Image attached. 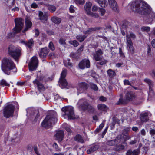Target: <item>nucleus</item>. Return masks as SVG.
<instances>
[{
	"instance_id": "1",
	"label": "nucleus",
	"mask_w": 155,
	"mask_h": 155,
	"mask_svg": "<svg viewBox=\"0 0 155 155\" xmlns=\"http://www.w3.org/2000/svg\"><path fill=\"white\" fill-rule=\"evenodd\" d=\"M131 8L134 12L145 14L143 18L146 22L151 24L155 20L154 13L152 11L151 8L147 4L141 0H137L133 2Z\"/></svg>"
},
{
	"instance_id": "2",
	"label": "nucleus",
	"mask_w": 155,
	"mask_h": 155,
	"mask_svg": "<svg viewBox=\"0 0 155 155\" xmlns=\"http://www.w3.org/2000/svg\"><path fill=\"white\" fill-rule=\"evenodd\" d=\"M2 70L6 74L9 75L11 72H16L17 69L13 61L10 58H4L2 60Z\"/></svg>"
},
{
	"instance_id": "3",
	"label": "nucleus",
	"mask_w": 155,
	"mask_h": 155,
	"mask_svg": "<svg viewBox=\"0 0 155 155\" xmlns=\"http://www.w3.org/2000/svg\"><path fill=\"white\" fill-rule=\"evenodd\" d=\"M57 120V114L54 111L51 112L47 115L41 123L42 127H50L52 124H55Z\"/></svg>"
},
{
	"instance_id": "4",
	"label": "nucleus",
	"mask_w": 155,
	"mask_h": 155,
	"mask_svg": "<svg viewBox=\"0 0 155 155\" xmlns=\"http://www.w3.org/2000/svg\"><path fill=\"white\" fill-rule=\"evenodd\" d=\"M8 50L9 55L18 61L21 54V48L10 45L8 47Z\"/></svg>"
},
{
	"instance_id": "5",
	"label": "nucleus",
	"mask_w": 155,
	"mask_h": 155,
	"mask_svg": "<svg viewBox=\"0 0 155 155\" xmlns=\"http://www.w3.org/2000/svg\"><path fill=\"white\" fill-rule=\"evenodd\" d=\"M61 110L63 112L62 116L65 118L68 117L69 119H74L75 118L74 108L71 106H66L63 107Z\"/></svg>"
},
{
	"instance_id": "6",
	"label": "nucleus",
	"mask_w": 155,
	"mask_h": 155,
	"mask_svg": "<svg viewBox=\"0 0 155 155\" xmlns=\"http://www.w3.org/2000/svg\"><path fill=\"white\" fill-rule=\"evenodd\" d=\"M27 112L28 118L32 120L34 123L35 122L40 116L38 110L31 108H28L27 110Z\"/></svg>"
},
{
	"instance_id": "7",
	"label": "nucleus",
	"mask_w": 155,
	"mask_h": 155,
	"mask_svg": "<svg viewBox=\"0 0 155 155\" xmlns=\"http://www.w3.org/2000/svg\"><path fill=\"white\" fill-rule=\"evenodd\" d=\"M15 27L13 29V33L14 34L19 32L23 28V22L21 18H17L15 19Z\"/></svg>"
},
{
	"instance_id": "8",
	"label": "nucleus",
	"mask_w": 155,
	"mask_h": 155,
	"mask_svg": "<svg viewBox=\"0 0 155 155\" xmlns=\"http://www.w3.org/2000/svg\"><path fill=\"white\" fill-rule=\"evenodd\" d=\"M15 109V107L13 105H7L3 109L4 116L6 118H8L13 116Z\"/></svg>"
},
{
	"instance_id": "9",
	"label": "nucleus",
	"mask_w": 155,
	"mask_h": 155,
	"mask_svg": "<svg viewBox=\"0 0 155 155\" xmlns=\"http://www.w3.org/2000/svg\"><path fill=\"white\" fill-rule=\"evenodd\" d=\"M67 74V70H63L61 75V77L59 81V84L60 87L63 88L67 86L68 83L65 79Z\"/></svg>"
},
{
	"instance_id": "10",
	"label": "nucleus",
	"mask_w": 155,
	"mask_h": 155,
	"mask_svg": "<svg viewBox=\"0 0 155 155\" xmlns=\"http://www.w3.org/2000/svg\"><path fill=\"white\" fill-rule=\"evenodd\" d=\"M126 37V40L127 41V46L129 47L130 53L131 54H133L134 52V48L133 46V43L130 37L133 39H134L135 38L136 36L134 34L130 33L129 35H127Z\"/></svg>"
},
{
	"instance_id": "11",
	"label": "nucleus",
	"mask_w": 155,
	"mask_h": 155,
	"mask_svg": "<svg viewBox=\"0 0 155 155\" xmlns=\"http://www.w3.org/2000/svg\"><path fill=\"white\" fill-rule=\"evenodd\" d=\"M38 64V60L36 56H34L31 59L28 64L29 70L30 71H34L36 69Z\"/></svg>"
},
{
	"instance_id": "12",
	"label": "nucleus",
	"mask_w": 155,
	"mask_h": 155,
	"mask_svg": "<svg viewBox=\"0 0 155 155\" xmlns=\"http://www.w3.org/2000/svg\"><path fill=\"white\" fill-rule=\"evenodd\" d=\"M88 102L85 99H81L79 100L78 105L79 109L81 110L85 111L87 110Z\"/></svg>"
},
{
	"instance_id": "13",
	"label": "nucleus",
	"mask_w": 155,
	"mask_h": 155,
	"mask_svg": "<svg viewBox=\"0 0 155 155\" xmlns=\"http://www.w3.org/2000/svg\"><path fill=\"white\" fill-rule=\"evenodd\" d=\"M144 81L148 84L149 87V92L148 93L149 96L151 97H153L155 95V93L153 88V82L147 78L145 79Z\"/></svg>"
},
{
	"instance_id": "14",
	"label": "nucleus",
	"mask_w": 155,
	"mask_h": 155,
	"mask_svg": "<svg viewBox=\"0 0 155 155\" xmlns=\"http://www.w3.org/2000/svg\"><path fill=\"white\" fill-rule=\"evenodd\" d=\"M121 135H119L115 139L108 140L106 142V144L109 146H114L117 145L121 142Z\"/></svg>"
},
{
	"instance_id": "15",
	"label": "nucleus",
	"mask_w": 155,
	"mask_h": 155,
	"mask_svg": "<svg viewBox=\"0 0 155 155\" xmlns=\"http://www.w3.org/2000/svg\"><path fill=\"white\" fill-rule=\"evenodd\" d=\"M88 87L89 85L87 83L84 82L80 83L78 88V95H79V93L84 92L88 88Z\"/></svg>"
},
{
	"instance_id": "16",
	"label": "nucleus",
	"mask_w": 155,
	"mask_h": 155,
	"mask_svg": "<svg viewBox=\"0 0 155 155\" xmlns=\"http://www.w3.org/2000/svg\"><path fill=\"white\" fill-rule=\"evenodd\" d=\"M103 52L101 49H99L92 54L95 60L96 61H100L102 60L103 56L102 55Z\"/></svg>"
},
{
	"instance_id": "17",
	"label": "nucleus",
	"mask_w": 155,
	"mask_h": 155,
	"mask_svg": "<svg viewBox=\"0 0 155 155\" xmlns=\"http://www.w3.org/2000/svg\"><path fill=\"white\" fill-rule=\"evenodd\" d=\"M90 66V62L89 59H85L81 61L79 64V67L81 69H84L85 68H88Z\"/></svg>"
},
{
	"instance_id": "18",
	"label": "nucleus",
	"mask_w": 155,
	"mask_h": 155,
	"mask_svg": "<svg viewBox=\"0 0 155 155\" xmlns=\"http://www.w3.org/2000/svg\"><path fill=\"white\" fill-rule=\"evenodd\" d=\"M125 97L126 101L128 102L131 101L134 99L135 97V95L133 92L128 91L126 93Z\"/></svg>"
},
{
	"instance_id": "19",
	"label": "nucleus",
	"mask_w": 155,
	"mask_h": 155,
	"mask_svg": "<svg viewBox=\"0 0 155 155\" xmlns=\"http://www.w3.org/2000/svg\"><path fill=\"white\" fill-rule=\"evenodd\" d=\"M38 16L39 19L43 23H45L47 20L48 15L47 12H43L39 11L38 12Z\"/></svg>"
},
{
	"instance_id": "20",
	"label": "nucleus",
	"mask_w": 155,
	"mask_h": 155,
	"mask_svg": "<svg viewBox=\"0 0 155 155\" xmlns=\"http://www.w3.org/2000/svg\"><path fill=\"white\" fill-rule=\"evenodd\" d=\"M49 51V49L47 47L41 48L39 53L40 57L42 58H45L48 54Z\"/></svg>"
},
{
	"instance_id": "21",
	"label": "nucleus",
	"mask_w": 155,
	"mask_h": 155,
	"mask_svg": "<svg viewBox=\"0 0 155 155\" xmlns=\"http://www.w3.org/2000/svg\"><path fill=\"white\" fill-rule=\"evenodd\" d=\"M108 3L111 8L115 12L118 11V6L115 0H108Z\"/></svg>"
},
{
	"instance_id": "22",
	"label": "nucleus",
	"mask_w": 155,
	"mask_h": 155,
	"mask_svg": "<svg viewBox=\"0 0 155 155\" xmlns=\"http://www.w3.org/2000/svg\"><path fill=\"white\" fill-rule=\"evenodd\" d=\"M32 25V24L30 19L28 18H26L25 19V28L22 31V32L25 33L27 31L29 28L31 27Z\"/></svg>"
},
{
	"instance_id": "23",
	"label": "nucleus",
	"mask_w": 155,
	"mask_h": 155,
	"mask_svg": "<svg viewBox=\"0 0 155 155\" xmlns=\"http://www.w3.org/2000/svg\"><path fill=\"white\" fill-rule=\"evenodd\" d=\"M64 135V131L62 130H59L57 131L54 135V138L56 140H58L59 142H61L63 140Z\"/></svg>"
},
{
	"instance_id": "24",
	"label": "nucleus",
	"mask_w": 155,
	"mask_h": 155,
	"mask_svg": "<svg viewBox=\"0 0 155 155\" xmlns=\"http://www.w3.org/2000/svg\"><path fill=\"white\" fill-rule=\"evenodd\" d=\"M33 83L34 84H36L37 85L38 88L40 92L43 91L45 90V87L38 80H35L33 81Z\"/></svg>"
},
{
	"instance_id": "25",
	"label": "nucleus",
	"mask_w": 155,
	"mask_h": 155,
	"mask_svg": "<svg viewBox=\"0 0 155 155\" xmlns=\"http://www.w3.org/2000/svg\"><path fill=\"white\" fill-rule=\"evenodd\" d=\"M20 42L21 43L25 45L26 46L29 48H31L34 45V41L32 39H31L28 41L21 40Z\"/></svg>"
},
{
	"instance_id": "26",
	"label": "nucleus",
	"mask_w": 155,
	"mask_h": 155,
	"mask_svg": "<svg viewBox=\"0 0 155 155\" xmlns=\"http://www.w3.org/2000/svg\"><path fill=\"white\" fill-rule=\"evenodd\" d=\"M102 28L100 27H95L94 28H90L88 29L87 30L84 31L83 32L84 34H89L91 33L92 32L95 31L97 30H99Z\"/></svg>"
},
{
	"instance_id": "27",
	"label": "nucleus",
	"mask_w": 155,
	"mask_h": 155,
	"mask_svg": "<svg viewBox=\"0 0 155 155\" xmlns=\"http://www.w3.org/2000/svg\"><path fill=\"white\" fill-rule=\"evenodd\" d=\"M99 147L98 145H94L90 147V149L87 150V154H90L97 150Z\"/></svg>"
},
{
	"instance_id": "28",
	"label": "nucleus",
	"mask_w": 155,
	"mask_h": 155,
	"mask_svg": "<svg viewBox=\"0 0 155 155\" xmlns=\"http://www.w3.org/2000/svg\"><path fill=\"white\" fill-rule=\"evenodd\" d=\"M140 117V120L142 122H147L149 120L148 114L147 113L141 114Z\"/></svg>"
},
{
	"instance_id": "29",
	"label": "nucleus",
	"mask_w": 155,
	"mask_h": 155,
	"mask_svg": "<svg viewBox=\"0 0 155 155\" xmlns=\"http://www.w3.org/2000/svg\"><path fill=\"white\" fill-rule=\"evenodd\" d=\"M20 135L17 134H16L13 136L12 141V142L17 143L20 142Z\"/></svg>"
},
{
	"instance_id": "30",
	"label": "nucleus",
	"mask_w": 155,
	"mask_h": 155,
	"mask_svg": "<svg viewBox=\"0 0 155 155\" xmlns=\"http://www.w3.org/2000/svg\"><path fill=\"white\" fill-rule=\"evenodd\" d=\"M92 6V3L89 2H87L84 6V8L86 12L87 13L91 11V8Z\"/></svg>"
},
{
	"instance_id": "31",
	"label": "nucleus",
	"mask_w": 155,
	"mask_h": 155,
	"mask_svg": "<svg viewBox=\"0 0 155 155\" xmlns=\"http://www.w3.org/2000/svg\"><path fill=\"white\" fill-rule=\"evenodd\" d=\"M98 3L100 6L102 7H105L107 6V3L106 0H95Z\"/></svg>"
},
{
	"instance_id": "32",
	"label": "nucleus",
	"mask_w": 155,
	"mask_h": 155,
	"mask_svg": "<svg viewBox=\"0 0 155 155\" xmlns=\"http://www.w3.org/2000/svg\"><path fill=\"white\" fill-rule=\"evenodd\" d=\"M46 6L48 8V9L51 13L54 12L56 10L55 6L50 4H46Z\"/></svg>"
},
{
	"instance_id": "33",
	"label": "nucleus",
	"mask_w": 155,
	"mask_h": 155,
	"mask_svg": "<svg viewBox=\"0 0 155 155\" xmlns=\"http://www.w3.org/2000/svg\"><path fill=\"white\" fill-rule=\"evenodd\" d=\"M107 73L108 76L110 78H113L116 76V73L111 69H109L107 71Z\"/></svg>"
},
{
	"instance_id": "34",
	"label": "nucleus",
	"mask_w": 155,
	"mask_h": 155,
	"mask_svg": "<svg viewBox=\"0 0 155 155\" xmlns=\"http://www.w3.org/2000/svg\"><path fill=\"white\" fill-rule=\"evenodd\" d=\"M51 20L52 22L57 24H60L61 21V19L57 17H53Z\"/></svg>"
},
{
	"instance_id": "35",
	"label": "nucleus",
	"mask_w": 155,
	"mask_h": 155,
	"mask_svg": "<svg viewBox=\"0 0 155 155\" xmlns=\"http://www.w3.org/2000/svg\"><path fill=\"white\" fill-rule=\"evenodd\" d=\"M97 108L99 110L104 111L107 109V106L104 104H98Z\"/></svg>"
},
{
	"instance_id": "36",
	"label": "nucleus",
	"mask_w": 155,
	"mask_h": 155,
	"mask_svg": "<svg viewBox=\"0 0 155 155\" xmlns=\"http://www.w3.org/2000/svg\"><path fill=\"white\" fill-rule=\"evenodd\" d=\"M86 37V36L84 35H78L76 36V38L80 42H81L84 40Z\"/></svg>"
},
{
	"instance_id": "37",
	"label": "nucleus",
	"mask_w": 155,
	"mask_h": 155,
	"mask_svg": "<svg viewBox=\"0 0 155 155\" xmlns=\"http://www.w3.org/2000/svg\"><path fill=\"white\" fill-rule=\"evenodd\" d=\"M75 140L77 141L78 142H81L82 143H84V140L82 137L79 135H76L74 138Z\"/></svg>"
},
{
	"instance_id": "38",
	"label": "nucleus",
	"mask_w": 155,
	"mask_h": 155,
	"mask_svg": "<svg viewBox=\"0 0 155 155\" xmlns=\"http://www.w3.org/2000/svg\"><path fill=\"white\" fill-rule=\"evenodd\" d=\"M90 88L95 91L98 90V88L97 86L93 83H91L89 84Z\"/></svg>"
},
{
	"instance_id": "39",
	"label": "nucleus",
	"mask_w": 155,
	"mask_h": 155,
	"mask_svg": "<svg viewBox=\"0 0 155 155\" xmlns=\"http://www.w3.org/2000/svg\"><path fill=\"white\" fill-rule=\"evenodd\" d=\"M69 43L74 47H77L79 45V43L76 40L70 41H69Z\"/></svg>"
},
{
	"instance_id": "40",
	"label": "nucleus",
	"mask_w": 155,
	"mask_h": 155,
	"mask_svg": "<svg viewBox=\"0 0 155 155\" xmlns=\"http://www.w3.org/2000/svg\"><path fill=\"white\" fill-rule=\"evenodd\" d=\"M87 15L95 18H98L99 16L96 13L91 12V11L89 12H87Z\"/></svg>"
},
{
	"instance_id": "41",
	"label": "nucleus",
	"mask_w": 155,
	"mask_h": 155,
	"mask_svg": "<svg viewBox=\"0 0 155 155\" xmlns=\"http://www.w3.org/2000/svg\"><path fill=\"white\" fill-rule=\"evenodd\" d=\"M125 147V146L124 145L121 144L117 146L116 149L117 150L119 151L124 149Z\"/></svg>"
},
{
	"instance_id": "42",
	"label": "nucleus",
	"mask_w": 155,
	"mask_h": 155,
	"mask_svg": "<svg viewBox=\"0 0 155 155\" xmlns=\"http://www.w3.org/2000/svg\"><path fill=\"white\" fill-rule=\"evenodd\" d=\"M130 127H127L124 129L122 133L125 136L127 135L128 133L130 131Z\"/></svg>"
},
{
	"instance_id": "43",
	"label": "nucleus",
	"mask_w": 155,
	"mask_h": 155,
	"mask_svg": "<svg viewBox=\"0 0 155 155\" xmlns=\"http://www.w3.org/2000/svg\"><path fill=\"white\" fill-rule=\"evenodd\" d=\"M66 40L65 39L63 38L62 37H61L60 38L59 40V43L61 45H66V44L65 42Z\"/></svg>"
},
{
	"instance_id": "44",
	"label": "nucleus",
	"mask_w": 155,
	"mask_h": 155,
	"mask_svg": "<svg viewBox=\"0 0 155 155\" xmlns=\"http://www.w3.org/2000/svg\"><path fill=\"white\" fill-rule=\"evenodd\" d=\"M84 47V45H81L79 48L77 50V53L78 54V55H80L81 52L83 50V48Z\"/></svg>"
},
{
	"instance_id": "45",
	"label": "nucleus",
	"mask_w": 155,
	"mask_h": 155,
	"mask_svg": "<svg viewBox=\"0 0 155 155\" xmlns=\"http://www.w3.org/2000/svg\"><path fill=\"white\" fill-rule=\"evenodd\" d=\"M77 53L72 52L70 53V56L73 59H76L78 57V55H77Z\"/></svg>"
},
{
	"instance_id": "46",
	"label": "nucleus",
	"mask_w": 155,
	"mask_h": 155,
	"mask_svg": "<svg viewBox=\"0 0 155 155\" xmlns=\"http://www.w3.org/2000/svg\"><path fill=\"white\" fill-rule=\"evenodd\" d=\"M141 29L143 31L147 32L150 30V28L148 26H143L141 27Z\"/></svg>"
},
{
	"instance_id": "47",
	"label": "nucleus",
	"mask_w": 155,
	"mask_h": 155,
	"mask_svg": "<svg viewBox=\"0 0 155 155\" xmlns=\"http://www.w3.org/2000/svg\"><path fill=\"white\" fill-rule=\"evenodd\" d=\"M49 48L52 51H54L55 50V48L54 45L52 42H50L48 45Z\"/></svg>"
},
{
	"instance_id": "48",
	"label": "nucleus",
	"mask_w": 155,
	"mask_h": 155,
	"mask_svg": "<svg viewBox=\"0 0 155 155\" xmlns=\"http://www.w3.org/2000/svg\"><path fill=\"white\" fill-rule=\"evenodd\" d=\"M1 84L2 85H5L8 86H9L10 84L8 83L5 80H2L1 82Z\"/></svg>"
},
{
	"instance_id": "49",
	"label": "nucleus",
	"mask_w": 155,
	"mask_h": 155,
	"mask_svg": "<svg viewBox=\"0 0 155 155\" xmlns=\"http://www.w3.org/2000/svg\"><path fill=\"white\" fill-rule=\"evenodd\" d=\"M75 3L77 4H83L85 2L84 0H75Z\"/></svg>"
},
{
	"instance_id": "50",
	"label": "nucleus",
	"mask_w": 155,
	"mask_h": 155,
	"mask_svg": "<svg viewBox=\"0 0 155 155\" xmlns=\"http://www.w3.org/2000/svg\"><path fill=\"white\" fill-rule=\"evenodd\" d=\"M94 107L91 106V105L89 104V103H88V105H87V110H94Z\"/></svg>"
},
{
	"instance_id": "51",
	"label": "nucleus",
	"mask_w": 155,
	"mask_h": 155,
	"mask_svg": "<svg viewBox=\"0 0 155 155\" xmlns=\"http://www.w3.org/2000/svg\"><path fill=\"white\" fill-rule=\"evenodd\" d=\"M123 82L124 85H129L130 86L131 85L130 83L128 80L125 79L124 80Z\"/></svg>"
},
{
	"instance_id": "52",
	"label": "nucleus",
	"mask_w": 155,
	"mask_h": 155,
	"mask_svg": "<svg viewBox=\"0 0 155 155\" xmlns=\"http://www.w3.org/2000/svg\"><path fill=\"white\" fill-rule=\"evenodd\" d=\"M139 153V150L137 149L132 150V155H138Z\"/></svg>"
},
{
	"instance_id": "53",
	"label": "nucleus",
	"mask_w": 155,
	"mask_h": 155,
	"mask_svg": "<svg viewBox=\"0 0 155 155\" xmlns=\"http://www.w3.org/2000/svg\"><path fill=\"white\" fill-rule=\"evenodd\" d=\"M101 61L97 63L100 65H103L106 64L107 62V61L105 59L102 60Z\"/></svg>"
},
{
	"instance_id": "54",
	"label": "nucleus",
	"mask_w": 155,
	"mask_h": 155,
	"mask_svg": "<svg viewBox=\"0 0 155 155\" xmlns=\"http://www.w3.org/2000/svg\"><path fill=\"white\" fill-rule=\"evenodd\" d=\"M31 6L32 8H38V5L35 2H33L31 5Z\"/></svg>"
},
{
	"instance_id": "55",
	"label": "nucleus",
	"mask_w": 155,
	"mask_h": 155,
	"mask_svg": "<svg viewBox=\"0 0 155 155\" xmlns=\"http://www.w3.org/2000/svg\"><path fill=\"white\" fill-rule=\"evenodd\" d=\"M69 10L70 12L74 13V6L73 5H71L70 8Z\"/></svg>"
},
{
	"instance_id": "56",
	"label": "nucleus",
	"mask_w": 155,
	"mask_h": 155,
	"mask_svg": "<svg viewBox=\"0 0 155 155\" xmlns=\"http://www.w3.org/2000/svg\"><path fill=\"white\" fill-rule=\"evenodd\" d=\"M126 155H132V150L131 149L128 150L126 153Z\"/></svg>"
},
{
	"instance_id": "57",
	"label": "nucleus",
	"mask_w": 155,
	"mask_h": 155,
	"mask_svg": "<svg viewBox=\"0 0 155 155\" xmlns=\"http://www.w3.org/2000/svg\"><path fill=\"white\" fill-rule=\"evenodd\" d=\"M98 9V7L94 5L92 8V10L93 11H96Z\"/></svg>"
},
{
	"instance_id": "58",
	"label": "nucleus",
	"mask_w": 155,
	"mask_h": 155,
	"mask_svg": "<svg viewBox=\"0 0 155 155\" xmlns=\"http://www.w3.org/2000/svg\"><path fill=\"white\" fill-rule=\"evenodd\" d=\"M99 99L100 101H105L107 100L106 98L103 96H101L100 97Z\"/></svg>"
},
{
	"instance_id": "59",
	"label": "nucleus",
	"mask_w": 155,
	"mask_h": 155,
	"mask_svg": "<svg viewBox=\"0 0 155 155\" xmlns=\"http://www.w3.org/2000/svg\"><path fill=\"white\" fill-rule=\"evenodd\" d=\"M70 60V59H68V62L67 64H65V65L66 66V67H68V66H71V67L72 66V63H70L69 62Z\"/></svg>"
},
{
	"instance_id": "60",
	"label": "nucleus",
	"mask_w": 155,
	"mask_h": 155,
	"mask_svg": "<svg viewBox=\"0 0 155 155\" xmlns=\"http://www.w3.org/2000/svg\"><path fill=\"white\" fill-rule=\"evenodd\" d=\"M119 54H120V56L121 57H124V54L123 53V52H122V49H121V48H119Z\"/></svg>"
},
{
	"instance_id": "61",
	"label": "nucleus",
	"mask_w": 155,
	"mask_h": 155,
	"mask_svg": "<svg viewBox=\"0 0 155 155\" xmlns=\"http://www.w3.org/2000/svg\"><path fill=\"white\" fill-rule=\"evenodd\" d=\"M35 34L36 36V37H38L39 34V32L38 30L37 29H35Z\"/></svg>"
},
{
	"instance_id": "62",
	"label": "nucleus",
	"mask_w": 155,
	"mask_h": 155,
	"mask_svg": "<svg viewBox=\"0 0 155 155\" xmlns=\"http://www.w3.org/2000/svg\"><path fill=\"white\" fill-rule=\"evenodd\" d=\"M150 133L151 135H154L155 134V130L151 129L150 131Z\"/></svg>"
},
{
	"instance_id": "63",
	"label": "nucleus",
	"mask_w": 155,
	"mask_h": 155,
	"mask_svg": "<svg viewBox=\"0 0 155 155\" xmlns=\"http://www.w3.org/2000/svg\"><path fill=\"white\" fill-rule=\"evenodd\" d=\"M25 83L23 82L18 81L17 82V84L18 86H22L25 84Z\"/></svg>"
},
{
	"instance_id": "64",
	"label": "nucleus",
	"mask_w": 155,
	"mask_h": 155,
	"mask_svg": "<svg viewBox=\"0 0 155 155\" xmlns=\"http://www.w3.org/2000/svg\"><path fill=\"white\" fill-rule=\"evenodd\" d=\"M55 54L54 53H50L48 55L49 58H53L54 57Z\"/></svg>"
}]
</instances>
